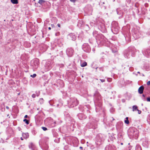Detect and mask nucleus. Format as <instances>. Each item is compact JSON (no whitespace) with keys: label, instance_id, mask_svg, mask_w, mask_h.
<instances>
[{"label":"nucleus","instance_id":"obj_40","mask_svg":"<svg viewBox=\"0 0 150 150\" xmlns=\"http://www.w3.org/2000/svg\"><path fill=\"white\" fill-rule=\"evenodd\" d=\"M6 108L7 109H9V107H8V106H6Z\"/></svg>","mask_w":150,"mask_h":150},{"label":"nucleus","instance_id":"obj_37","mask_svg":"<svg viewBox=\"0 0 150 150\" xmlns=\"http://www.w3.org/2000/svg\"><path fill=\"white\" fill-rule=\"evenodd\" d=\"M114 138L112 137H111L110 138V139L111 140V141H112V140H113V139H114Z\"/></svg>","mask_w":150,"mask_h":150},{"label":"nucleus","instance_id":"obj_3","mask_svg":"<svg viewBox=\"0 0 150 150\" xmlns=\"http://www.w3.org/2000/svg\"><path fill=\"white\" fill-rule=\"evenodd\" d=\"M135 49L134 48H129L125 50L124 56L125 58H129L131 56H134L135 53Z\"/></svg>","mask_w":150,"mask_h":150},{"label":"nucleus","instance_id":"obj_14","mask_svg":"<svg viewBox=\"0 0 150 150\" xmlns=\"http://www.w3.org/2000/svg\"><path fill=\"white\" fill-rule=\"evenodd\" d=\"M144 90V87L142 86H141L138 89V92L140 94L142 93L143 92Z\"/></svg>","mask_w":150,"mask_h":150},{"label":"nucleus","instance_id":"obj_1","mask_svg":"<svg viewBox=\"0 0 150 150\" xmlns=\"http://www.w3.org/2000/svg\"><path fill=\"white\" fill-rule=\"evenodd\" d=\"M127 133L130 138L132 137L137 139L138 136V131L134 127H130L128 129Z\"/></svg>","mask_w":150,"mask_h":150},{"label":"nucleus","instance_id":"obj_13","mask_svg":"<svg viewBox=\"0 0 150 150\" xmlns=\"http://www.w3.org/2000/svg\"><path fill=\"white\" fill-rule=\"evenodd\" d=\"M112 31H114L115 32L114 33H117L118 31L119 27L117 26L115 27L114 25H112Z\"/></svg>","mask_w":150,"mask_h":150},{"label":"nucleus","instance_id":"obj_33","mask_svg":"<svg viewBox=\"0 0 150 150\" xmlns=\"http://www.w3.org/2000/svg\"><path fill=\"white\" fill-rule=\"evenodd\" d=\"M101 81V82H104L105 81V79H100V80Z\"/></svg>","mask_w":150,"mask_h":150},{"label":"nucleus","instance_id":"obj_30","mask_svg":"<svg viewBox=\"0 0 150 150\" xmlns=\"http://www.w3.org/2000/svg\"><path fill=\"white\" fill-rule=\"evenodd\" d=\"M32 97L33 98H35V97H36V95H35V94H33L32 96Z\"/></svg>","mask_w":150,"mask_h":150},{"label":"nucleus","instance_id":"obj_28","mask_svg":"<svg viewBox=\"0 0 150 150\" xmlns=\"http://www.w3.org/2000/svg\"><path fill=\"white\" fill-rule=\"evenodd\" d=\"M42 128L44 131H46L47 130V128L46 127H42Z\"/></svg>","mask_w":150,"mask_h":150},{"label":"nucleus","instance_id":"obj_41","mask_svg":"<svg viewBox=\"0 0 150 150\" xmlns=\"http://www.w3.org/2000/svg\"><path fill=\"white\" fill-rule=\"evenodd\" d=\"M142 96L144 98H145V95L144 94H143L142 95Z\"/></svg>","mask_w":150,"mask_h":150},{"label":"nucleus","instance_id":"obj_52","mask_svg":"<svg viewBox=\"0 0 150 150\" xmlns=\"http://www.w3.org/2000/svg\"><path fill=\"white\" fill-rule=\"evenodd\" d=\"M39 144L40 145V142H39Z\"/></svg>","mask_w":150,"mask_h":150},{"label":"nucleus","instance_id":"obj_49","mask_svg":"<svg viewBox=\"0 0 150 150\" xmlns=\"http://www.w3.org/2000/svg\"><path fill=\"white\" fill-rule=\"evenodd\" d=\"M123 143H121V145H123Z\"/></svg>","mask_w":150,"mask_h":150},{"label":"nucleus","instance_id":"obj_11","mask_svg":"<svg viewBox=\"0 0 150 150\" xmlns=\"http://www.w3.org/2000/svg\"><path fill=\"white\" fill-rule=\"evenodd\" d=\"M94 98L97 100H99L101 99V96L98 91H96L94 95Z\"/></svg>","mask_w":150,"mask_h":150},{"label":"nucleus","instance_id":"obj_7","mask_svg":"<svg viewBox=\"0 0 150 150\" xmlns=\"http://www.w3.org/2000/svg\"><path fill=\"white\" fill-rule=\"evenodd\" d=\"M52 64H53V63L50 61H47L46 62L45 65V71H49L52 68Z\"/></svg>","mask_w":150,"mask_h":150},{"label":"nucleus","instance_id":"obj_47","mask_svg":"<svg viewBox=\"0 0 150 150\" xmlns=\"http://www.w3.org/2000/svg\"><path fill=\"white\" fill-rule=\"evenodd\" d=\"M137 73H138V74H140V72H139V71H138V72H137Z\"/></svg>","mask_w":150,"mask_h":150},{"label":"nucleus","instance_id":"obj_25","mask_svg":"<svg viewBox=\"0 0 150 150\" xmlns=\"http://www.w3.org/2000/svg\"><path fill=\"white\" fill-rule=\"evenodd\" d=\"M45 1L43 0H39L38 3L40 4H42Z\"/></svg>","mask_w":150,"mask_h":150},{"label":"nucleus","instance_id":"obj_10","mask_svg":"<svg viewBox=\"0 0 150 150\" xmlns=\"http://www.w3.org/2000/svg\"><path fill=\"white\" fill-rule=\"evenodd\" d=\"M105 150H116V148L113 145H108L105 147Z\"/></svg>","mask_w":150,"mask_h":150},{"label":"nucleus","instance_id":"obj_15","mask_svg":"<svg viewBox=\"0 0 150 150\" xmlns=\"http://www.w3.org/2000/svg\"><path fill=\"white\" fill-rule=\"evenodd\" d=\"M29 148L31 149L32 150H34V149L35 148V145L32 143H31L29 145Z\"/></svg>","mask_w":150,"mask_h":150},{"label":"nucleus","instance_id":"obj_43","mask_svg":"<svg viewBox=\"0 0 150 150\" xmlns=\"http://www.w3.org/2000/svg\"><path fill=\"white\" fill-rule=\"evenodd\" d=\"M21 139L22 140H23V138H22V137H21Z\"/></svg>","mask_w":150,"mask_h":150},{"label":"nucleus","instance_id":"obj_17","mask_svg":"<svg viewBox=\"0 0 150 150\" xmlns=\"http://www.w3.org/2000/svg\"><path fill=\"white\" fill-rule=\"evenodd\" d=\"M42 148L44 150H47L48 148V146L47 144V143H46L45 145H43L42 146Z\"/></svg>","mask_w":150,"mask_h":150},{"label":"nucleus","instance_id":"obj_39","mask_svg":"<svg viewBox=\"0 0 150 150\" xmlns=\"http://www.w3.org/2000/svg\"><path fill=\"white\" fill-rule=\"evenodd\" d=\"M28 117V116L27 115H26L24 117H25V118H27Z\"/></svg>","mask_w":150,"mask_h":150},{"label":"nucleus","instance_id":"obj_51","mask_svg":"<svg viewBox=\"0 0 150 150\" xmlns=\"http://www.w3.org/2000/svg\"><path fill=\"white\" fill-rule=\"evenodd\" d=\"M20 93H18V95H20Z\"/></svg>","mask_w":150,"mask_h":150},{"label":"nucleus","instance_id":"obj_18","mask_svg":"<svg viewBox=\"0 0 150 150\" xmlns=\"http://www.w3.org/2000/svg\"><path fill=\"white\" fill-rule=\"evenodd\" d=\"M135 150H142L140 146L139 145H137L135 147Z\"/></svg>","mask_w":150,"mask_h":150},{"label":"nucleus","instance_id":"obj_35","mask_svg":"<svg viewBox=\"0 0 150 150\" xmlns=\"http://www.w3.org/2000/svg\"><path fill=\"white\" fill-rule=\"evenodd\" d=\"M147 84L148 86L150 85V81H149L147 82Z\"/></svg>","mask_w":150,"mask_h":150},{"label":"nucleus","instance_id":"obj_4","mask_svg":"<svg viewBox=\"0 0 150 150\" xmlns=\"http://www.w3.org/2000/svg\"><path fill=\"white\" fill-rule=\"evenodd\" d=\"M78 101L75 98H71L70 99V101L68 102V104L71 108L74 107L78 104Z\"/></svg>","mask_w":150,"mask_h":150},{"label":"nucleus","instance_id":"obj_31","mask_svg":"<svg viewBox=\"0 0 150 150\" xmlns=\"http://www.w3.org/2000/svg\"><path fill=\"white\" fill-rule=\"evenodd\" d=\"M137 110L138 111V113L139 114H140L141 113V111L137 109Z\"/></svg>","mask_w":150,"mask_h":150},{"label":"nucleus","instance_id":"obj_21","mask_svg":"<svg viewBox=\"0 0 150 150\" xmlns=\"http://www.w3.org/2000/svg\"><path fill=\"white\" fill-rule=\"evenodd\" d=\"M87 64V63L86 62H84L81 64V67H84L86 66Z\"/></svg>","mask_w":150,"mask_h":150},{"label":"nucleus","instance_id":"obj_16","mask_svg":"<svg viewBox=\"0 0 150 150\" xmlns=\"http://www.w3.org/2000/svg\"><path fill=\"white\" fill-rule=\"evenodd\" d=\"M29 134L28 133H23L22 136L23 137L24 139H26L29 137Z\"/></svg>","mask_w":150,"mask_h":150},{"label":"nucleus","instance_id":"obj_44","mask_svg":"<svg viewBox=\"0 0 150 150\" xmlns=\"http://www.w3.org/2000/svg\"><path fill=\"white\" fill-rule=\"evenodd\" d=\"M93 51L94 52V51H95V49H93Z\"/></svg>","mask_w":150,"mask_h":150},{"label":"nucleus","instance_id":"obj_5","mask_svg":"<svg viewBox=\"0 0 150 150\" xmlns=\"http://www.w3.org/2000/svg\"><path fill=\"white\" fill-rule=\"evenodd\" d=\"M39 64V59H38L33 60L31 61V65L35 69L38 67Z\"/></svg>","mask_w":150,"mask_h":150},{"label":"nucleus","instance_id":"obj_9","mask_svg":"<svg viewBox=\"0 0 150 150\" xmlns=\"http://www.w3.org/2000/svg\"><path fill=\"white\" fill-rule=\"evenodd\" d=\"M142 53L146 57H149L150 56V49H146L143 51Z\"/></svg>","mask_w":150,"mask_h":150},{"label":"nucleus","instance_id":"obj_23","mask_svg":"<svg viewBox=\"0 0 150 150\" xmlns=\"http://www.w3.org/2000/svg\"><path fill=\"white\" fill-rule=\"evenodd\" d=\"M133 111H134V110H137V107L136 105H134L132 107Z\"/></svg>","mask_w":150,"mask_h":150},{"label":"nucleus","instance_id":"obj_53","mask_svg":"<svg viewBox=\"0 0 150 150\" xmlns=\"http://www.w3.org/2000/svg\"><path fill=\"white\" fill-rule=\"evenodd\" d=\"M101 37H103V36L102 35H101Z\"/></svg>","mask_w":150,"mask_h":150},{"label":"nucleus","instance_id":"obj_26","mask_svg":"<svg viewBox=\"0 0 150 150\" xmlns=\"http://www.w3.org/2000/svg\"><path fill=\"white\" fill-rule=\"evenodd\" d=\"M56 124V122H54L53 123H52L51 124V126L52 127H54L55 126V124Z\"/></svg>","mask_w":150,"mask_h":150},{"label":"nucleus","instance_id":"obj_50","mask_svg":"<svg viewBox=\"0 0 150 150\" xmlns=\"http://www.w3.org/2000/svg\"><path fill=\"white\" fill-rule=\"evenodd\" d=\"M134 34H136V33H135V32H134Z\"/></svg>","mask_w":150,"mask_h":150},{"label":"nucleus","instance_id":"obj_8","mask_svg":"<svg viewBox=\"0 0 150 150\" xmlns=\"http://www.w3.org/2000/svg\"><path fill=\"white\" fill-rule=\"evenodd\" d=\"M66 52L67 54L69 57H71L73 54L74 50L71 48H68L66 50Z\"/></svg>","mask_w":150,"mask_h":150},{"label":"nucleus","instance_id":"obj_19","mask_svg":"<svg viewBox=\"0 0 150 150\" xmlns=\"http://www.w3.org/2000/svg\"><path fill=\"white\" fill-rule=\"evenodd\" d=\"M70 36L71 37V36H72V38H71V39L73 40H76V37L74 35H73V34H71L70 35Z\"/></svg>","mask_w":150,"mask_h":150},{"label":"nucleus","instance_id":"obj_29","mask_svg":"<svg viewBox=\"0 0 150 150\" xmlns=\"http://www.w3.org/2000/svg\"><path fill=\"white\" fill-rule=\"evenodd\" d=\"M36 76V74H33V75H31L30 76L34 78Z\"/></svg>","mask_w":150,"mask_h":150},{"label":"nucleus","instance_id":"obj_48","mask_svg":"<svg viewBox=\"0 0 150 150\" xmlns=\"http://www.w3.org/2000/svg\"><path fill=\"white\" fill-rule=\"evenodd\" d=\"M143 99V100H145V98H144V99Z\"/></svg>","mask_w":150,"mask_h":150},{"label":"nucleus","instance_id":"obj_42","mask_svg":"<svg viewBox=\"0 0 150 150\" xmlns=\"http://www.w3.org/2000/svg\"><path fill=\"white\" fill-rule=\"evenodd\" d=\"M48 28L49 30H50L51 29V28L50 27H49Z\"/></svg>","mask_w":150,"mask_h":150},{"label":"nucleus","instance_id":"obj_45","mask_svg":"<svg viewBox=\"0 0 150 150\" xmlns=\"http://www.w3.org/2000/svg\"><path fill=\"white\" fill-rule=\"evenodd\" d=\"M80 148L81 149H83V147L81 146H80Z\"/></svg>","mask_w":150,"mask_h":150},{"label":"nucleus","instance_id":"obj_36","mask_svg":"<svg viewBox=\"0 0 150 150\" xmlns=\"http://www.w3.org/2000/svg\"><path fill=\"white\" fill-rule=\"evenodd\" d=\"M76 0H70V1L72 2H74L76 1Z\"/></svg>","mask_w":150,"mask_h":150},{"label":"nucleus","instance_id":"obj_32","mask_svg":"<svg viewBox=\"0 0 150 150\" xmlns=\"http://www.w3.org/2000/svg\"><path fill=\"white\" fill-rule=\"evenodd\" d=\"M147 101L150 102V97L147 98Z\"/></svg>","mask_w":150,"mask_h":150},{"label":"nucleus","instance_id":"obj_6","mask_svg":"<svg viewBox=\"0 0 150 150\" xmlns=\"http://www.w3.org/2000/svg\"><path fill=\"white\" fill-rule=\"evenodd\" d=\"M83 50L86 52L89 53L91 51V48L90 46L87 44H84L82 47Z\"/></svg>","mask_w":150,"mask_h":150},{"label":"nucleus","instance_id":"obj_46","mask_svg":"<svg viewBox=\"0 0 150 150\" xmlns=\"http://www.w3.org/2000/svg\"><path fill=\"white\" fill-rule=\"evenodd\" d=\"M112 121L115 120V119L114 118H113L112 117Z\"/></svg>","mask_w":150,"mask_h":150},{"label":"nucleus","instance_id":"obj_38","mask_svg":"<svg viewBox=\"0 0 150 150\" xmlns=\"http://www.w3.org/2000/svg\"><path fill=\"white\" fill-rule=\"evenodd\" d=\"M57 25L59 27H60V25L59 24H57Z\"/></svg>","mask_w":150,"mask_h":150},{"label":"nucleus","instance_id":"obj_24","mask_svg":"<svg viewBox=\"0 0 150 150\" xmlns=\"http://www.w3.org/2000/svg\"><path fill=\"white\" fill-rule=\"evenodd\" d=\"M23 122H25V123L28 125L29 124V121L28 120H27L26 119H24L23 120Z\"/></svg>","mask_w":150,"mask_h":150},{"label":"nucleus","instance_id":"obj_20","mask_svg":"<svg viewBox=\"0 0 150 150\" xmlns=\"http://www.w3.org/2000/svg\"><path fill=\"white\" fill-rule=\"evenodd\" d=\"M11 2L14 4H17L18 3V0H11Z\"/></svg>","mask_w":150,"mask_h":150},{"label":"nucleus","instance_id":"obj_34","mask_svg":"<svg viewBox=\"0 0 150 150\" xmlns=\"http://www.w3.org/2000/svg\"><path fill=\"white\" fill-rule=\"evenodd\" d=\"M107 81L109 82H110L111 81V79H108Z\"/></svg>","mask_w":150,"mask_h":150},{"label":"nucleus","instance_id":"obj_2","mask_svg":"<svg viewBox=\"0 0 150 150\" xmlns=\"http://www.w3.org/2000/svg\"><path fill=\"white\" fill-rule=\"evenodd\" d=\"M105 137L101 134H98L96 137L95 144L97 145V147L100 145L104 141Z\"/></svg>","mask_w":150,"mask_h":150},{"label":"nucleus","instance_id":"obj_22","mask_svg":"<svg viewBox=\"0 0 150 150\" xmlns=\"http://www.w3.org/2000/svg\"><path fill=\"white\" fill-rule=\"evenodd\" d=\"M125 124H128L129 123V121L128 120V117H126L125 118Z\"/></svg>","mask_w":150,"mask_h":150},{"label":"nucleus","instance_id":"obj_27","mask_svg":"<svg viewBox=\"0 0 150 150\" xmlns=\"http://www.w3.org/2000/svg\"><path fill=\"white\" fill-rule=\"evenodd\" d=\"M36 93L37 96H38L40 94V91H36Z\"/></svg>","mask_w":150,"mask_h":150},{"label":"nucleus","instance_id":"obj_12","mask_svg":"<svg viewBox=\"0 0 150 150\" xmlns=\"http://www.w3.org/2000/svg\"><path fill=\"white\" fill-rule=\"evenodd\" d=\"M56 102L57 101L54 100H51L49 101V103L51 105L54 106H57L58 107L59 106V104L56 103Z\"/></svg>","mask_w":150,"mask_h":150}]
</instances>
